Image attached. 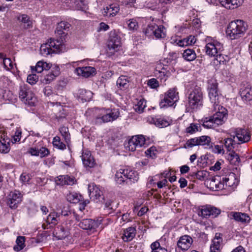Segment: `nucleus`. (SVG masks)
<instances>
[{"label": "nucleus", "instance_id": "nucleus-1", "mask_svg": "<svg viewBox=\"0 0 252 252\" xmlns=\"http://www.w3.org/2000/svg\"><path fill=\"white\" fill-rule=\"evenodd\" d=\"M71 25L67 22L61 21L58 23L56 29L55 30V33L57 36L59 38L56 40V42L58 44H56L55 40L54 38H50L47 39L45 42L43 43L40 47L43 46L48 47H60V46H64V42L66 41L67 37V33H65L63 31H68Z\"/></svg>", "mask_w": 252, "mask_h": 252}, {"label": "nucleus", "instance_id": "nucleus-2", "mask_svg": "<svg viewBox=\"0 0 252 252\" xmlns=\"http://www.w3.org/2000/svg\"><path fill=\"white\" fill-rule=\"evenodd\" d=\"M115 181L120 185H131L139 179L137 172L128 169H120L115 174Z\"/></svg>", "mask_w": 252, "mask_h": 252}, {"label": "nucleus", "instance_id": "nucleus-3", "mask_svg": "<svg viewBox=\"0 0 252 252\" xmlns=\"http://www.w3.org/2000/svg\"><path fill=\"white\" fill-rule=\"evenodd\" d=\"M203 95L201 88L195 86L190 91L188 96V112H192L200 108L203 105Z\"/></svg>", "mask_w": 252, "mask_h": 252}, {"label": "nucleus", "instance_id": "nucleus-4", "mask_svg": "<svg viewBox=\"0 0 252 252\" xmlns=\"http://www.w3.org/2000/svg\"><path fill=\"white\" fill-rule=\"evenodd\" d=\"M247 29V25L244 21L237 20L229 24L226 33L231 39H235L243 36Z\"/></svg>", "mask_w": 252, "mask_h": 252}, {"label": "nucleus", "instance_id": "nucleus-5", "mask_svg": "<svg viewBox=\"0 0 252 252\" xmlns=\"http://www.w3.org/2000/svg\"><path fill=\"white\" fill-rule=\"evenodd\" d=\"M208 90L209 97L212 103L214 105L218 106L220 103V99L221 95L219 92L218 83L214 78H211L208 82Z\"/></svg>", "mask_w": 252, "mask_h": 252}, {"label": "nucleus", "instance_id": "nucleus-6", "mask_svg": "<svg viewBox=\"0 0 252 252\" xmlns=\"http://www.w3.org/2000/svg\"><path fill=\"white\" fill-rule=\"evenodd\" d=\"M178 93L175 89H169L163 95L160 96L161 101L159 106L161 108L173 106L178 101Z\"/></svg>", "mask_w": 252, "mask_h": 252}, {"label": "nucleus", "instance_id": "nucleus-7", "mask_svg": "<svg viewBox=\"0 0 252 252\" xmlns=\"http://www.w3.org/2000/svg\"><path fill=\"white\" fill-rule=\"evenodd\" d=\"M206 1L213 5H217L220 3L226 8L234 9L241 5L244 0H206Z\"/></svg>", "mask_w": 252, "mask_h": 252}, {"label": "nucleus", "instance_id": "nucleus-8", "mask_svg": "<svg viewBox=\"0 0 252 252\" xmlns=\"http://www.w3.org/2000/svg\"><path fill=\"white\" fill-rule=\"evenodd\" d=\"M237 182L235 178V175L234 173H230L227 176L222 178V182H220L218 184H215L216 189H224L227 187H234L236 185L235 182Z\"/></svg>", "mask_w": 252, "mask_h": 252}, {"label": "nucleus", "instance_id": "nucleus-9", "mask_svg": "<svg viewBox=\"0 0 252 252\" xmlns=\"http://www.w3.org/2000/svg\"><path fill=\"white\" fill-rule=\"evenodd\" d=\"M220 210L211 205H207L203 207L200 210V214L202 217L208 218L210 217L215 218L220 213Z\"/></svg>", "mask_w": 252, "mask_h": 252}, {"label": "nucleus", "instance_id": "nucleus-10", "mask_svg": "<svg viewBox=\"0 0 252 252\" xmlns=\"http://www.w3.org/2000/svg\"><path fill=\"white\" fill-rule=\"evenodd\" d=\"M22 194L18 191L10 192L8 195L7 204L11 209H15L22 201Z\"/></svg>", "mask_w": 252, "mask_h": 252}, {"label": "nucleus", "instance_id": "nucleus-11", "mask_svg": "<svg viewBox=\"0 0 252 252\" xmlns=\"http://www.w3.org/2000/svg\"><path fill=\"white\" fill-rule=\"evenodd\" d=\"M240 95L244 101L252 100V87L248 83H243L240 90Z\"/></svg>", "mask_w": 252, "mask_h": 252}, {"label": "nucleus", "instance_id": "nucleus-12", "mask_svg": "<svg viewBox=\"0 0 252 252\" xmlns=\"http://www.w3.org/2000/svg\"><path fill=\"white\" fill-rule=\"evenodd\" d=\"M100 222L98 220H94L90 219H83L79 223V226L85 230L94 231L100 225Z\"/></svg>", "mask_w": 252, "mask_h": 252}, {"label": "nucleus", "instance_id": "nucleus-13", "mask_svg": "<svg viewBox=\"0 0 252 252\" xmlns=\"http://www.w3.org/2000/svg\"><path fill=\"white\" fill-rule=\"evenodd\" d=\"M196 41V38L194 36L189 35L187 38L181 39L177 38L173 39L171 43H175V45H178L181 47L184 46H191L194 44Z\"/></svg>", "mask_w": 252, "mask_h": 252}, {"label": "nucleus", "instance_id": "nucleus-14", "mask_svg": "<svg viewBox=\"0 0 252 252\" xmlns=\"http://www.w3.org/2000/svg\"><path fill=\"white\" fill-rule=\"evenodd\" d=\"M237 137L240 143H244L248 142L251 138V134L244 128H237L235 130V135Z\"/></svg>", "mask_w": 252, "mask_h": 252}, {"label": "nucleus", "instance_id": "nucleus-15", "mask_svg": "<svg viewBox=\"0 0 252 252\" xmlns=\"http://www.w3.org/2000/svg\"><path fill=\"white\" fill-rule=\"evenodd\" d=\"M119 112L118 111L113 112L111 111L109 113L103 115L101 117H97L96 118V123H107L113 121L118 118Z\"/></svg>", "mask_w": 252, "mask_h": 252}, {"label": "nucleus", "instance_id": "nucleus-16", "mask_svg": "<svg viewBox=\"0 0 252 252\" xmlns=\"http://www.w3.org/2000/svg\"><path fill=\"white\" fill-rule=\"evenodd\" d=\"M69 229L68 227L61 225L56 227L53 232V235L58 240H62L68 236Z\"/></svg>", "mask_w": 252, "mask_h": 252}, {"label": "nucleus", "instance_id": "nucleus-17", "mask_svg": "<svg viewBox=\"0 0 252 252\" xmlns=\"http://www.w3.org/2000/svg\"><path fill=\"white\" fill-rule=\"evenodd\" d=\"M76 182L75 178L73 176L68 175H60L57 177L56 183L58 185H69L72 186Z\"/></svg>", "mask_w": 252, "mask_h": 252}, {"label": "nucleus", "instance_id": "nucleus-18", "mask_svg": "<svg viewBox=\"0 0 252 252\" xmlns=\"http://www.w3.org/2000/svg\"><path fill=\"white\" fill-rule=\"evenodd\" d=\"M163 26H150L146 29L145 33L149 34L153 33L157 38H161L164 36V33L163 31Z\"/></svg>", "mask_w": 252, "mask_h": 252}, {"label": "nucleus", "instance_id": "nucleus-19", "mask_svg": "<svg viewBox=\"0 0 252 252\" xmlns=\"http://www.w3.org/2000/svg\"><path fill=\"white\" fill-rule=\"evenodd\" d=\"M120 10L119 6L117 4H111L103 9L102 14L104 16L110 17H113Z\"/></svg>", "mask_w": 252, "mask_h": 252}, {"label": "nucleus", "instance_id": "nucleus-20", "mask_svg": "<svg viewBox=\"0 0 252 252\" xmlns=\"http://www.w3.org/2000/svg\"><path fill=\"white\" fill-rule=\"evenodd\" d=\"M83 164L86 167L92 168L95 164V160L90 151L83 152L82 156Z\"/></svg>", "mask_w": 252, "mask_h": 252}, {"label": "nucleus", "instance_id": "nucleus-21", "mask_svg": "<svg viewBox=\"0 0 252 252\" xmlns=\"http://www.w3.org/2000/svg\"><path fill=\"white\" fill-rule=\"evenodd\" d=\"M192 243V239L188 235H184L180 237L177 242L178 247L183 250L189 248Z\"/></svg>", "mask_w": 252, "mask_h": 252}, {"label": "nucleus", "instance_id": "nucleus-22", "mask_svg": "<svg viewBox=\"0 0 252 252\" xmlns=\"http://www.w3.org/2000/svg\"><path fill=\"white\" fill-rule=\"evenodd\" d=\"M76 71L78 75L87 78L95 72V69L91 66H85L76 68Z\"/></svg>", "mask_w": 252, "mask_h": 252}, {"label": "nucleus", "instance_id": "nucleus-23", "mask_svg": "<svg viewBox=\"0 0 252 252\" xmlns=\"http://www.w3.org/2000/svg\"><path fill=\"white\" fill-rule=\"evenodd\" d=\"M136 234V229L133 227H129L124 230L122 239L125 242H129L132 240Z\"/></svg>", "mask_w": 252, "mask_h": 252}, {"label": "nucleus", "instance_id": "nucleus-24", "mask_svg": "<svg viewBox=\"0 0 252 252\" xmlns=\"http://www.w3.org/2000/svg\"><path fill=\"white\" fill-rule=\"evenodd\" d=\"M233 218L237 221L246 223L250 221V217L245 213H242L241 212H231Z\"/></svg>", "mask_w": 252, "mask_h": 252}, {"label": "nucleus", "instance_id": "nucleus-25", "mask_svg": "<svg viewBox=\"0 0 252 252\" xmlns=\"http://www.w3.org/2000/svg\"><path fill=\"white\" fill-rule=\"evenodd\" d=\"M226 113L224 109L221 112H217L215 114L212 116L213 120L214 123L217 124V126L221 125L224 123V119H226Z\"/></svg>", "mask_w": 252, "mask_h": 252}, {"label": "nucleus", "instance_id": "nucleus-26", "mask_svg": "<svg viewBox=\"0 0 252 252\" xmlns=\"http://www.w3.org/2000/svg\"><path fill=\"white\" fill-rule=\"evenodd\" d=\"M107 47H120L121 46V40L120 37L117 35H110L108 41Z\"/></svg>", "mask_w": 252, "mask_h": 252}, {"label": "nucleus", "instance_id": "nucleus-27", "mask_svg": "<svg viewBox=\"0 0 252 252\" xmlns=\"http://www.w3.org/2000/svg\"><path fill=\"white\" fill-rule=\"evenodd\" d=\"M198 138L199 146H203L206 149L211 148L212 141L210 136L203 135L198 137Z\"/></svg>", "mask_w": 252, "mask_h": 252}, {"label": "nucleus", "instance_id": "nucleus-28", "mask_svg": "<svg viewBox=\"0 0 252 252\" xmlns=\"http://www.w3.org/2000/svg\"><path fill=\"white\" fill-rule=\"evenodd\" d=\"M88 189L91 197H93L94 199L99 200L100 198L103 199V197H101V190L96 186H93L92 189H91V186H89Z\"/></svg>", "mask_w": 252, "mask_h": 252}, {"label": "nucleus", "instance_id": "nucleus-29", "mask_svg": "<svg viewBox=\"0 0 252 252\" xmlns=\"http://www.w3.org/2000/svg\"><path fill=\"white\" fill-rule=\"evenodd\" d=\"M83 196L75 192H70L66 195V199L68 201L72 203H78L83 200Z\"/></svg>", "mask_w": 252, "mask_h": 252}, {"label": "nucleus", "instance_id": "nucleus-30", "mask_svg": "<svg viewBox=\"0 0 252 252\" xmlns=\"http://www.w3.org/2000/svg\"><path fill=\"white\" fill-rule=\"evenodd\" d=\"M40 48V54L44 57H52L53 55L60 53L61 48Z\"/></svg>", "mask_w": 252, "mask_h": 252}, {"label": "nucleus", "instance_id": "nucleus-31", "mask_svg": "<svg viewBox=\"0 0 252 252\" xmlns=\"http://www.w3.org/2000/svg\"><path fill=\"white\" fill-rule=\"evenodd\" d=\"M79 97L85 101H89L93 96V93L90 91L80 89L78 91Z\"/></svg>", "mask_w": 252, "mask_h": 252}, {"label": "nucleus", "instance_id": "nucleus-32", "mask_svg": "<svg viewBox=\"0 0 252 252\" xmlns=\"http://www.w3.org/2000/svg\"><path fill=\"white\" fill-rule=\"evenodd\" d=\"M126 76H120L117 81V85L121 89H126L128 87L129 80Z\"/></svg>", "mask_w": 252, "mask_h": 252}, {"label": "nucleus", "instance_id": "nucleus-33", "mask_svg": "<svg viewBox=\"0 0 252 252\" xmlns=\"http://www.w3.org/2000/svg\"><path fill=\"white\" fill-rule=\"evenodd\" d=\"M25 237L24 236H18L16 240V245L14 246L13 249L16 252H19L25 247Z\"/></svg>", "mask_w": 252, "mask_h": 252}, {"label": "nucleus", "instance_id": "nucleus-34", "mask_svg": "<svg viewBox=\"0 0 252 252\" xmlns=\"http://www.w3.org/2000/svg\"><path fill=\"white\" fill-rule=\"evenodd\" d=\"M183 58L188 61H191L196 58V54L193 49L187 48L183 54Z\"/></svg>", "mask_w": 252, "mask_h": 252}, {"label": "nucleus", "instance_id": "nucleus-35", "mask_svg": "<svg viewBox=\"0 0 252 252\" xmlns=\"http://www.w3.org/2000/svg\"><path fill=\"white\" fill-rule=\"evenodd\" d=\"M205 42L206 43L205 47H209V46H212L214 47L222 46L220 42L218 41L215 37L207 36L205 39Z\"/></svg>", "mask_w": 252, "mask_h": 252}, {"label": "nucleus", "instance_id": "nucleus-36", "mask_svg": "<svg viewBox=\"0 0 252 252\" xmlns=\"http://www.w3.org/2000/svg\"><path fill=\"white\" fill-rule=\"evenodd\" d=\"M36 98L34 97V94L30 91L28 92L26 97L24 100H22L25 104H28L30 106H34L35 104Z\"/></svg>", "mask_w": 252, "mask_h": 252}, {"label": "nucleus", "instance_id": "nucleus-37", "mask_svg": "<svg viewBox=\"0 0 252 252\" xmlns=\"http://www.w3.org/2000/svg\"><path fill=\"white\" fill-rule=\"evenodd\" d=\"M9 139H3L0 141V152L1 153H7L10 150Z\"/></svg>", "mask_w": 252, "mask_h": 252}, {"label": "nucleus", "instance_id": "nucleus-38", "mask_svg": "<svg viewBox=\"0 0 252 252\" xmlns=\"http://www.w3.org/2000/svg\"><path fill=\"white\" fill-rule=\"evenodd\" d=\"M235 136L232 138H228L224 140V146L228 151H231L234 148L235 146L237 144L234 140Z\"/></svg>", "mask_w": 252, "mask_h": 252}, {"label": "nucleus", "instance_id": "nucleus-39", "mask_svg": "<svg viewBox=\"0 0 252 252\" xmlns=\"http://www.w3.org/2000/svg\"><path fill=\"white\" fill-rule=\"evenodd\" d=\"M59 131L64 138L65 141L67 143L70 141V135L67 127L63 126L59 128Z\"/></svg>", "mask_w": 252, "mask_h": 252}, {"label": "nucleus", "instance_id": "nucleus-40", "mask_svg": "<svg viewBox=\"0 0 252 252\" xmlns=\"http://www.w3.org/2000/svg\"><path fill=\"white\" fill-rule=\"evenodd\" d=\"M54 147L57 148L60 150H64L66 148V145L61 141V138L59 136H55L52 142Z\"/></svg>", "mask_w": 252, "mask_h": 252}, {"label": "nucleus", "instance_id": "nucleus-41", "mask_svg": "<svg viewBox=\"0 0 252 252\" xmlns=\"http://www.w3.org/2000/svg\"><path fill=\"white\" fill-rule=\"evenodd\" d=\"M18 20L27 24L25 27L26 29H30L32 27V21L31 20L30 17L26 14H22L18 18Z\"/></svg>", "mask_w": 252, "mask_h": 252}, {"label": "nucleus", "instance_id": "nucleus-42", "mask_svg": "<svg viewBox=\"0 0 252 252\" xmlns=\"http://www.w3.org/2000/svg\"><path fill=\"white\" fill-rule=\"evenodd\" d=\"M214 120H213V117H210V118H206L204 120L202 126L207 128H215L218 126H217V124L214 123Z\"/></svg>", "mask_w": 252, "mask_h": 252}, {"label": "nucleus", "instance_id": "nucleus-43", "mask_svg": "<svg viewBox=\"0 0 252 252\" xmlns=\"http://www.w3.org/2000/svg\"><path fill=\"white\" fill-rule=\"evenodd\" d=\"M196 146H199L198 137L188 140L184 144L183 148L185 149L191 148Z\"/></svg>", "mask_w": 252, "mask_h": 252}, {"label": "nucleus", "instance_id": "nucleus-44", "mask_svg": "<svg viewBox=\"0 0 252 252\" xmlns=\"http://www.w3.org/2000/svg\"><path fill=\"white\" fill-rule=\"evenodd\" d=\"M146 106V101L144 99H141L137 102V104L135 105L134 108L136 112L138 113H141L143 112Z\"/></svg>", "mask_w": 252, "mask_h": 252}, {"label": "nucleus", "instance_id": "nucleus-45", "mask_svg": "<svg viewBox=\"0 0 252 252\" xmlns=\"http://www.w3.org/2000/svg\"><path fill=\"white\" fill-rule=\"evenodd\" d=\"M155 125L159 128H163L168 126L170 124L168 121L161 118L154 120Z\"/></svg>", "mask_w": 252, "mask_h": 252}, {"label": "nucleus", "instance_id": "nucleus-46", "mask_svg": "<svg viewBox=\"0 0 252 252\" xmlns=\"http://www.w3.org/2000/svg\"><path fill=\"white\" fill-rule=\"evenodd\" d=\"M208 149L210 150L212 152L215 154H219L224 153V150L222 146L219 145H214V143L213 142H212L211 148L210 147V148H208Z\"/></svg>", "mask_w": 252, "mask_h": 252}, {"label": "nucleus", "instance_id": "nucleus-47", "mask_svg": "<svg viewBox=\"0 0 252 252\" xmlns=\"http://www.w3.org/2000/svg\"><path fill=\"white\" fill-rule=\"evenodd\" d=\"M131 138H135L136 140L135 144L137 147H141L145 144V138L142 135H138L132 136Z\"/></svg>", "mask_w": 252, "mask_h": 252}, {"label": "nucleus", "instance_id": "nucleus-48", "mask_svg": "<svg viewBox=\"0 0 252 252\" xmlns=\"http://www.w3.org/2000/svg\"><path fill=\"white\" fill-rule=\"evenodd\" d=\"M200 126L197 124L192 123L186 128V132L188 133L193 134L196 131L200 130Z\"/></svg>", "mask_w": 252, "mask_h": 252}, {"label": "nucleus", "instance_id": "nucleus-49", "mask_svg": "<svg viewBox=\"0 0 252 252\" xmlns=\"http://www.w3.org/2000/svg\"><path fill=\"white\" fill-rule=\"evenodd\" d=\"M126 23L128 29L130 31L137 30L138 28V22L134 19L128 20Z\"/></svg>", "mask_w": 252, "mask_h": 252}, {"label": "nucleus", "instance_id": "nucleus-50", "mask_svg": "<svg viewBox=\"0 0 252 252\" xmlns=\"http://www.w3.org/2000/svg\"><path fill=\"white\" fill-rule=\"evenodd\" d=\"M229 159L230 161L235 165H236L240 162L239 155L234 152H232L229 154Z\"/></svg>", "mask_w": 252, "mask_h": 252}, {"label": "nucleus", "instance_id": "nucleus-51", "mask_svg": "<svg viewBox=\"0 0 252 252\" xmlns=\"http://www.w3.org/2000/svg\"><path fill=\"white\" fill-rule=\"evenodd\" d=\"M221 48H205L206 54L210 57H217L220 55L219 53Z\"/></svg>", "mask_w": 252, "mask_h": 252}, {"label": "nucleus", "instance_id": "nucleus-52", "mask_svg": "<svg viewBox=\"0 0 252 252\" xmlns=\"http://www.w3.org/2000/svg\"><path fill=\"white\" fill-rule=\"evenodd\" d=\"M56 77H57V76L55 75V74H54V73L49 72L48 74H46L44 78L42 81V82L46 84H49L52 81H53Z\"/></svg>", "mask_w": 252, "mask_h": 252}, {"label": "nucleus", "instance_id": "nucleus-53", "mask_svg": "<svg viewBox=\"0 0 252 252\" xmlns=\"http://www.w3.org/2000/svg\"><path fill=\"white\" fill-rule=\"evenodd\" d=\"M135 139V138H131L128 140L127 145V147L128 148V150L132 152L135 151L136 148L137 147L135 144L136 140Z\"/></svg>", "mask_w": 252, "mask_h": 252}, {"label": "nucleus", "instance_id": "nucleus-54", "mask_svg": "<svg viewBox=\"0 0 252 252\" xmlns=\"http://www.w3.org/2000/svg\"><path fill=\"white\" fill-rule=\"evenodd\" d=\"M57 215L55 213H51L47 218L46 221L49 224H53L55 225L57 223V220L56 218Z\"/></svg>", "mask_w": 252, "mask_h": 252}, {"label": "nucleus", "instance_id": "nucleus-55", "mask_svg": "<svg viewBox=\"0 0 252 252\" xmlns=\"http://www.w3.org/2000/svg\"><path fill=\"white\" fill-rule=\"evenodd\" d=\"M21 130L20 129L17 128L15 131L14 135L13 136L12 142L13 143H15L17 142H19L21 139Z\"/></svg>", "mask_w": 252, "mask_h": 252}, {"label": "nucleus", "instance_id": "nucleus-56", "mask_svg": "<svg viewBox=\"0 0 252 252\" xmlns=\"http://www.w3.org/2000/svg\"><path fill=\"white\" fill-rule=\"evenodd\" d=\"M74 3L75 8L78 10H83L85 8L84 0H76Z\"/></svg>", "mask_w": 252, "mask_h": 252}, {"label": "nucleus", "instance_id": "nucleus-57", "mask_svg": "<svg viewBox=\"0 0 252 252\" xmlns=\"http://www.w3.org/2000/svg\"><path fill=\"white\" fill-rule=\"evenodd\" d=\"M29 90H27L25 87H21L19 91V97L21 100H24L26 97L27 94Z\"/></svg>", "mask_w": 252, "mask_h": 252}, {"label": "nucleus", "instance_id": "nucleus-58", "mask_svg": "<svg viewBox=\"0 0 252 252\" xmlns=\"http://www.w3.org/2000/svg\"><path fill=\"white\" fill-rule=\"evenodd\" d=\"M38 80V77L35 74L29 75L27 77V82L31 84H35Z\"/></svg>", "mask_w": 252, "mask_h": 252}, {"label": "nucleus", "instance_id": "nucleus-59", "mask_svg": "<svg viewBox=\"0 0 252 252\" xmlns=\"http://www.w3.org/2000/svg\"><path fill=\"white\" fill-rule=\"evenodd\" d=\"M51 71L50 72L54 73V74L58 76L60 73V68L59 66L57 64H51Z\"/></svg>", "mask_w": 252, "mask_h": 252}, {"label": "nucleus", "instance_id": "nucleus-60", "mask_svg": "<svg viewBox=\"0 0 252 252\" xmlns=\"http://www.w3.org/2000/svg\"><path fill=\"white\" fill-rule=\"evenodd\" d=\"M148 85L152 89H156L158 87V82L157 79L153 78L150 79L148 82Z\"/></svg>", "mask_w": 252, "mask_h": 252}, {"label": "nucleus", "instance_id": "nucleus-61", "mask_svg": "<svg viewBox=\"0 0 252 252\" xmlns=\"http://www.w3.org/2000/svg\"><path fill=\"white\" fill-rule=\"evenodd\" d=\"M44 65V62L42 61H39L37 63L35 66V71L37 73H41L43 71V65Z\"/></svg>", "mask_w": 252, "mask_h": 252}, {"label": "nucleus", "instance_id": "nucleus-62", "mask_svg": "<svg viewBox=\"0 0 252 252\" xmlns=\"http://www.w3.org/2000/svg\"><path fill=\"white\" fill-rule=\"evenodd\" d=\"M109 29V26L104 22H101L97 29L98 32L106 31Z\"/></svg>", "mask_w": 252, "mask_h": 252}, {"label": "nucleus", "instance_id": "nucleus-63", "mask_svg": "<svg viewBox=\"0 0 252 252\" xmlns=\"http://www.w3.org/2000/svg\"><path fill=\"white\" fill-rule=\"evenodd\" d=\"M39 156H40L41 158L47 156L49 154V151L48 149L45 147H42L38 150Z\"/></svg>", "mask_w": 252, "mask_h": 252}, {"label": "nucleus", "instance_id": "nucleus-64", "mask_svg": "<svg viewBox=\"0 0 252 252\" xmlns=\"http://www.w3.org/2000/svg\"><path fill=\"white\" fill-rule=\"evenodd\" d=\"M206 173L203 171H198L195 173V178L200 180H203Z\"/></svg>", "mask_w": 252, "mask_h": 252}]
</instances>
